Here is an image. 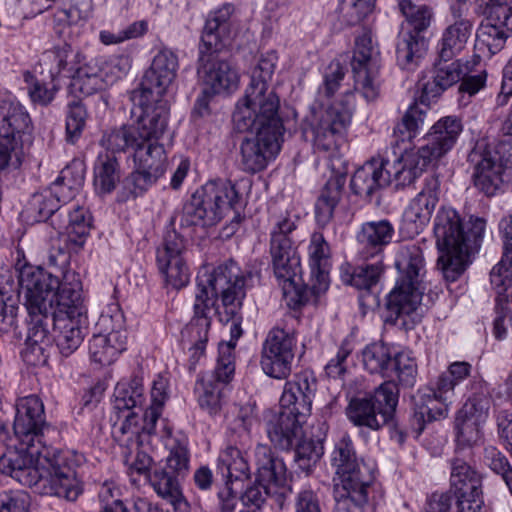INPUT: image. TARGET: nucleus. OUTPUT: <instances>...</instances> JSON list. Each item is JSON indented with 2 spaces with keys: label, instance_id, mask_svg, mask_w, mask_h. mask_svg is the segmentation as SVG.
Returning <instances> with one entry per match:
<instances>
[{
  "label": "nucleus",
  "instance_id": "f257e3e1",
  "mask_svg": "<svg viewBox=\"0 0 512 512\" xmlns=\"http://www.w3.org/2000/svg\"><path fill=\"white\" fill-rule=\"evenodd\" d=\"M48 264L56 271L31 264L12 267L0 263V335L10 332L16 324L21 292L28 314L25 358L33 365L47 361L44 352L51 328L64 357L72 355L88 333L82 284L78 275L69 270V252L52 249Z\"/></svg>",
  "mask_w": 512,
  "mask_h": 512
},
{
  "label": "nucleus",
  "instance_id": "f03ea898",
  "mask_svg": "<svg viewBox=\"0 0 512 512\" xmlns=\"http://www.w3.org/2000/svg\"><path fill=\"white\" fill-rule=\"evenodd\" d=\"M277 61L275 51L261 55L232 115L237 132L255 134L245 137L240 144V166L249 174L265 170L276 159L283 142L285 127L279 114L280 99L269 86Z\"/></svg>",
  "mask_w": 512,
  "mask_h": 512
},
{
  "label": "nucleus",
  "instance_id": "7ed1b4c3",
  "mask_svg": "<svg viewBox=\"0 0 512 512\" xmlns=\"http://www.w3.org/2000/svg\"><path fill=\"white\" fill-rule=\"evenodd\" d=\"M0 456V472L41 495L75 501L83 492L77 468L84 456L71 450H52L14 441Z\"/></svg>",
  "mask_w": 512,
  "mask_h": 512
},
{
  "label": "nucleus",
  "instance_id": "20e7f679",
  "mask_svg": "<svg viewBox=\"0 0 512 512\" xmlns=\"http://www.w3.org/2000/svg\"><path fill=\"white\" fill-rule=\"evenodd\" d=\"M250 272L243 271L234 260H227L210 273L197 276V291L193 306L194 315L182 331L193 344L191 360L195 363L204 354L211 326V311L215 299L220 298L225 313L235 314L242 309L246 297L247 279Z\"/></svg>",
  "mask_w": 512,
  "mask_h": 512
},
{
  "label": "nucleus",
  "instance_id": "39448f33",
  "mask_svg": "<svg viewBox=\"0 0 512 512\" xmlns=\"http://www.w3.org/2000/svg\"><path fill=\"white\" fill-rule=\"evenodd\" d=\"M297 222L298 217L288 211L269 216V254L273 273L282 286L286 305L293 310L314 303L310 282L306 284L302 279L300 256L293 239Z\"/></svg>",
  "mask_w": 512,
  "mask_h": 512
},
{
  "label": "nucleus",
  "instance_id": "423d86ee",
  "mask_svg": "<svg viewBox=\"0 0 512 512\" xmlns=\"http://www.w3.org/2000/svg\"><path fill=\"white\" fill-rule=\"evenodd\" d=\"M233 12L234 6L229 3L211 12L198 45L197 74L212 93H230L238 87V72L225 57Z\"/></svg>",
  "mask_w": 512,
  "mask_h": 512
},
{
  "label": "nucleus",
  "instance_id": "0eeeda50",
  "mask_svg": "<svg viewBox=\"0 0 512 512\" xmlns=\"http://www.w3.org/2000/svg\"><path fill=\"white\" fill-rule=\"evenodd\" d=\"M243 207V196L234 182L223 178L209 180L196 189L184 203L180 213V226L212 227L232 212V220L224 228L229 236L238 229Z\"/></svg>",
  "mask_w": 512,
  "mask_h": 512
},
{
  "label": "nucleus",
  "instance_id": "6e6552de",
  "mask_svg": "<svg viewBox=\"0 0 512 512\" xmlns=\"http://www.w3.org/2000/svg\"><path fill=\"white\" fill-rule=\"evenodd\" d=\"M331 465L337 475L333 486V512H364L368 491L375 479L374 466L358 457L354 442L348 434L336 441Z\"/></svg>",
  "mask_w": 512,
  "mask_h": 512
},
{
  "label": "nucleus",
  "instance_id": "1a4fd4ad",
  "mask_svg": "<svg viewBox=\"0 0 512 512\" xmlns=\"http://www.w3.org/2000/svg\"><path fill=\"white\" fill-rule=\"evenodd\" d=\"M481 475L465 460H451L450 489L433 494L424 512H483Z\"/></svg>",
  "mask_w": 512,
  "mask_h": 512
},
{
  "label": "nucleus",
  "instance_id": "9d476101",
  "mask_svg": "<svg viewBox=\"0 0 512 512\" xmlns=\"http://www.w3.org/2000/svg\"><path fill=\"white\" fill-rule=\"evenodd\" d=\"M399 9L406 19L396 39V64L401 70L415 71L427 51L425 32L431 26L434 13L427 5H416L410 0H401Z\"/></svg>",
  "mask_w": 512,
  "mask_h": 512
},
{
  "label": "nucleus",
  "instance_id": "9b49d317",
  "mask_svg": "<svg viewBox=\"0 0 512 512\" xmlns=\"http://www.w3.org/2000/svg\"><path fill=\"white\" fill-rule=\"evenodd\" d=\"M399 402V390L393 381H384L373 393L355 396L345 409L347 419L359 428L360 436L365 430L379 431L395 418Z\"/></svg>",
  "mask_w": 512,
  "mask_h": 512
},
{
  "label": "nucleus",
  "instance_id": "f8f14e48",
  "mask_svg": "<svg viewBox=\"0 0 512 512\" xmlns=\"http://www.w3.org/2000/svg\"><path fill=\"white\" fill-rule=\"evenodd\" d=\"M353 94L345 93V100L334 101L327 107L323 104L313 108L307 119L304 133H311L315 151L333 154L345 140L347 128L351 122L353 106L350 102Z\"/></svg>",
  "mask_w": 512,
  "mask_h": 512
},
{
  "label": "nucleus",
  "instance_id": "ddd939ff",
  "mask_svg": "<svg viewBox=\"0 0 512 512\" xmlns=\"http://www.w3.org/2000/svg\"><path fill=\"white\" fill-rule=\"evenodd\" d=\"M512 160V143L499 141L490 149L485 140L477 141L468 154V162L473 166L474 186L491 197L503 191L509 181L508 169Z\"/></svg>",
  "mask_w": 512,
  "mask_h": 512
},
{
  "label": "nucleus",
  "instance_id": "4468645a",
  "mask_svg": "<svg viewBox=\"0 0 512 512\" xmlns=\"http://www.w3.org/2000/svg\"><path fill=\"white\" fill-rule=\"evenodd\" d=\"M364 369L393 381L400 390L413 388L417 381V362L408 351H398L383 342L367 345L362 351Z\"/></svg>",
  "mask_w": 512,
  "mask_h": 512
},
{
  "label": "nucleus",
  "instance_id": "2eb2a0df",
  "mask_svg": "<svg viewBox=\"0 0 512 512\" xmlns=\"http://www.w3.org/2000/svg\"><path fill=\"white\" fill-rule=\"evenodd\" d=\"M133 170L123 181L119 201L144 195L165 174L167 154L163 144L144 140L132 153Z\"/></svg>",
  "mask_w": 512,
  "mask_h": 512
},
{
  "label": "nucleus",
  "instance_id": "dca6fc26",
  "mask_svg": "<svg viewBox=\"0 0 512 512\" xmlns=\"http://www.w3.org/2000/svg\"><path fill=\"white\" fill-rule=\"evenodd\" d=\"M485 229L484 218L471 216L464 224L459 213L449 206H441L434 218L433 232L437 249L480 248Z\"/></svg>",
  "mask_w": 512,
  "mask_h": 512
},
{
  "label": "nucleus",
  "instance_id": "f3484780",
  "mask_svg": "<svg viewBox=\"0 0 512 512\" xmlns=\"http://www.w3.org/2000/svg\"><path fill=\"white\" fill-rule=\"evenodd\" d=\"M15 410L14 438L10 440L21 442L22 445L51 449L49 436L56 433V430L46 420L42 399L35 394L20 397L16 401Z\"/></svg>",
  "mask_w": 512,
  "mask_h": 512
},
{
  "label": "nucleus",
  "instance_id": "a211bd4d",
  "mask_svg": "<svg viewBox=\"0 0 512 512\" xmlns=\"http://www.w3.org/2000/svg\"><path fill=\"white\" fill-rule=\"evenodd\" d=\"M244 448L229 442L219 452L216 472L221 476L224 484L217 491V505L214 512H236L239 506V496L234 490V484L251 478L250 465L241 451Z\"/></svg>",
  "mask_w": 512,
  "mask_h": 512
},
{
  "label": "nucleus",
  "instance_id": "6ab92c4d",
  "mask_svg": "<svg viewBox=\"0 0 512 512\" xmlns=\"http://www.w3.org/2000/svg\"><path fill=\"white\" fill-rule=\"evenodd\" d=\"M167 446L169 455L155 464L147 475L149 485L163 500L182 491L181 480L188 473L190 461L187 442L183 437L171 439Z\"/></svg>",
  "mask_w": 512,
  "mask_h": 512
},
{
  "label": "nucleus",
  "instance_id": "aec40b11",
  "mask_svg": "<svg viewBox=\"0 0 512 512\" xmlns=\"http://www.w3.org/2000/svg\"><path fill=\"white\" fill-rule=\"evenodd\" d=\"M296 350V331L293 328L274 326L262 343L260 365L263 372L271 378L286 379L291 374Z\"/></svg>",
  "mask_w": 512,
  "mask_h": 512
},
{
  "label": "nucleus",
  "instance_id": "412c9836",
  "mask_svg": "<svg viewBox=\"0 0 512 512\" xmlns=\"http://www.w3.org/2000/svg\"><path fill=\"white\" fill-rule=\"evenodd\" d=\"M476 5L485 16V22L477 29V40L494 55L512 36V0H476Z\"/></svg>",
  "mask_w": 512,
  "mask_h": 512
},
{
  "label": "nucleus",
  "instance_id": "4be33fe9",
  "mask_svg": "<svg viewBox=\"0 0 512 512\" xmlns=\"http://www.w3.org/2000/svg\"><path fill=\"white\" fill-rule=\"evenodd\" d=\"M380 51L371 31H365L355 40L351 68L354 88L367 101H373L379 94Z\"/></svg>",
  "mask_w": 512,
  "mask_h": 512
},
{
  "label": "nucleus",
  "instance_id": "5701e85b",
  "mask_svg": "<svg viewBox=\"0 0 512 512\" xmlns=\"http://www.w3.org/2000/svg\"><path fill=\"white\" fill-rule=\"evenodd\" d=\"M104 331L89 340V355L93 363L111 365L127 349V331L123 328V315L102 314L97 324Z\"/></svg>",
  "mask_w": 512,
  "mask_h": 512
},
{
  "label": "nucleus",
  "instance_id": "b1692460",
  "mask_svg": "<svg viewBox=\"0 0 512 512\" xmlns=\"http://www.w3.org/2000/svg\"><path fill=\"white\" fill-rule=\"evenodd\" d=\"M453 397L445 390H440L434 381L419 388L411 397L410 429L420 436L426 425L448 416Z\"/></svg>",
  "mask_w": 512,
  "mask_h": 512
},
{
  "label": "nucleus",
  "instance_id": "393cba45",
  "mask_svg": "<svg viewBox=\"0 0 512 512\" xmlns=\"http://www.w3.org/2000/svg\"><path fill=\"white\" fill-rule=\"evenodd\" d=\"M185 240L174 229L167 231L162 245L156 251V263L167 285L179 290L190 280V271L186 264Z\"/></svg>",
  "mask_w": 512,
  "mask_h": 512
},
{
  "label": "nucleus",
  "instance_id": "a878e982",
  "mask_svg": "<svg viewBox=\"0 0 512 512\" xmlns=\"http://www.w3.org/2000/svg\"><path fill=\"white\" fill-rule=\"evenodd\" d=\"M463 132V123L457 116H444L436 121L421 139L417 147L420 150L421 163L438 165L456 145Z\"/></svg>",
  "mask_w": 512,
  "mask_h": 512
},
{
  "label": "nucleus",
  "instance_id": "bb28decb",
  "mask_svg": "<svg viewBox=\"0 0 512 512\" xmlns=\"http://www.w3.org/2000/svg\"><path fill=\"white\" fill-rule=\"evenodd\" d=\"M441 181L432 174L424 179L420 192L409 202L402 215L401 230L409 238L419 235L431 220L439 202Z\"/></svg>",
  "mask_w": 512,
  "mask_h": 512
},
{
  "label": "nucleus",
  "instance_id": "cd10ccee",
  "mask_svg": "<svg viewBox=\"0 0 512 512\" xmlns=\"http://www.w3.org/2000/svg\"><path fill=\"white\" fill-rule=\"evenodd\" d=\"M422 293L419 288L396 282L386 296L385 322L408 331L421 321L419 305Z\"/></svg>",
  "mask_w": 512,
  "mask_h": 512
},
{
  "label": "nucleus",
  "instance_id": "c85d7f7f",
  "mask_svg": "<svg viewBox=\"0 0 512 512\" xmlns=\"http://www.w3.org/2000/svg\"><path fill=\"white\" fill-rule=\"evenodd\" d=\"M140 115L134 125L141 143L144 140L158 141L168 127L170 106L165 96L138 90L136 92Z\"/></svg>",
  "mask_w": 512,
  "mask_h": 512
},
{
  "label": "nucleus",
  "instance_id": "c756f323",
  "mask_svg": "<svg viewBox=\"0 0 512 512\" xmlns=\"http://www.w3.org/2000/svg\"><path fill=\"white\" fill-rule=\"evenodd\" d=\"M394 159L381 157L384 177L389 176V185L395 189H401L411 185L414 181L430 167H436L433 163H421L419 158L420 150L410 149L409 145L402 147L393 146Z\"/></svg>",
  "mask_w": 512,
  "mask_h": 512
},
{
  "label": "nucleus",
  "instance_id": "7c9ffc66",
  "mask_svg": "<svg viewBox=\"0 0 512 512\" xmlns=\"http://www.w3.org/2000/svg\"><path fill=\"white\" fill-rule=\"evenodd\" d=\"M316 390L317 379L314 373L310 370L300 371L285 383L280 397V408L300 418H307L311 414Z\"/></svg>",
  "mask_w": 512,
  "mask_h": 512
},
{
  "label": "nucleus",
  "instance_id": "2f4dec72",
  "mask_svg": "<svg viewBox=\"0 0 512 512\" xmlns=\"http://www.w3.org/2000/svg\"><path fill=\"white\" fill-rule=\"evenodd\" d=\"M394 236V226L388 219L363 222L355 234L358 255L365 260H382L383 252Z\"/></svg>",
  "mask_w": 512,
  "mask_h": 512
},
{
  "label": "nucleus",
  "instance_id": "473e14b6",
  "mask_svg": "<svg viewBox=\"0 0 512 512\" xmlns=\"http://www.w3.org/2000/svg\"><path fill=\"white\" fill-rule=\"evenodd\" d=\"M179 67L178 56L170 49H161L153 58L140 82L138 90L165 96L176 77Z\"/></svg>",
  "mask_w": 512,
  "mask_h": 512
},
{
  "label": "nucleus",
  "instance_id": "72a5a7b5",
  "mask_svg": "<svg viewBox=\"0 0 512 512\" xmlns=\"http://www.w3.org/2000/svg\"><path fill=\"white\" fill-rule=\"evenodd\" d=\"M310 265V292L314 294V304L329 288V266L331 250L320 232H314L308 246Z\"/></svg>",
  "mask_w": 512,
  "mask_h": 512
},
{
  "label": "nucleus",
  "instance_id": "f704fd0d",
  "mask_svg": "<svg viewBox=\"0 0 512 512\" xmlns=\"http://www.w3.org/2000/svg\"><path fill=\"white\" fill-rule=\"evenodd\" d=\"M462 60H441L438 56L433 69L432 79L421 84L419 101L426 107L430 101L439 97L445 90L458 83L465 73Z\"/></svg>",
  "mask_w": 512,
  "mask_h": 512
},
{
  "label": "nucleus",
  "instance_id": "c9c22d12",
  "mask_svg": "<svg viewBox=\"0 0 512 512\" xmlns=\"http://www.w3.org/2000/svg\"><path fill=\"white\" fill-rule=\"evenodd\" d=\"M32 130L31 118L14 97L0 93V137L18 142Z\"/></svg>",
  "mask_w": 512,
  "mask_h": 512
},
{
  "label": "nucleus",
  "instance_id": "e433bc0d",
  "mask_svg": "<svg viewBox=\"0 0 512 512\" xmlns=\"http://www.w3.org/2000/svg\"><path fill=\"white\" fill-rule=\"evenodd\" d=\"M305 420L306 418H300L280 408V411L267 423V435L276 447L281 450H290L302 437V424Z\"/></svg>",
  "mask_w": 512,
  "mask_h": 512
},
{
  "label": "nucleus",
  "instance_id": "4c0bfd02",
  "mask_svg": "<svg viewBox=\"0 0 512 512\" xmlns=\"http://www.w3.org/2000/svg\"><path fill=\"white\" fill-rule=\"evenodd\" d=\"M253 453L257 480L272 485L274 489L284 487L288 470L283 458L267 444L258 443Z\"/></svg>",
  "mask_w": 512,
  "mask_h": 512
},
{
  "label": "nucleus",
  "instance_id": "58836bf2",
  "mask_svg": "<svg viewBox=\"0 0 512 512\" xmlns=\"http://www.w3.org/2000/svg\"><path fill=\"white\" fill-rule=\"evenodd\" d=\"M386 186H389V176L384 177L381 157L366 162L354 172L350 181L352 193L369 202L379 189Z\"/></svg>",
  "mask_w": 512,
  "mask_h": 512
},
{
  "label": "nucleus",
  "instance_id": "ea45409f",
  "mask_svg": "<svg viewBox=\"0 0 512 512\" xmlns=\"http://www.w3.org/2000/svg\"><path fill=\"white\" fill-rule=\"evenodd\" d=\"M81 54L64 44L44 51L39 59L40 74L55 81L59 76L70 77L74 64H80Z\"/></svg>",
  "mask_w": 512,
  "mask_h": 512
},
{
  "label": "nucleus",
  "instance_id": "a19ab883",
  "mask_svg": "<svg viewBox=\"0 0 512 512\" xmlns=\"http://www.w3.org/2000/svg\"><path fill=\"white\" fill-rule=\"evenodd\" d=\"M116 420L114 422V437L127 449H133L134 445L142 446L144 437L155 434L156 426L148 431L145 429L147 421L145 419V411L139 410H128L125 413H121V418H118V414H115Z\"/></svg>",
  "mask_w": 512,
  "mask_h": 512
},
{
  "label": "nucleus",
  "instance_id": "79ce46f5",
  "mask_svg": "<svg viewBox=\"0 0 512 512\" xmlns=\"http://www.w3.org/2000/svg\"><path fill=\"white\" fill-rule=\"evenodd\" d=\"M63 208L55 195L46 188L31 196L26 213L33 222H48L53 229L60 232L65 226Z\"/></svg>",
  "mask_w": 512,
  "mask_h": 512
},
{
  "label": "nucleus",
  "instance_id": "37998d69",
  "mask_svg": "<svg viewBox=\"0 0 512 512\" xmlns=\"http://www.w3.org/2000/svg\"><path fill=\"white\" fill-rule=\"evenodd\" d=\"M395 266L399 276L396 282L420 289L425 274V261L422 249L417 245H407L397 254Z\"/></svg>",
  "mask_w": 512,
  "mask_h": 512
},
{
  "label": "nucleus",
  "instance_id": "c03bdc74",
  "mask_svg": "<svg viewBox=\"0 0 512 512\" xmlns=\"http://www.w3.org/2000/svg\"><path fill=\"white\" fill-rule=\"evenodd\" d=\"M502 282L497 285L490 280L491 285L497 292L496 298V317L493 321L494 336L501 340L506 336V327L504 322L509 320L512 327V270L499 271Z\"/></svg>",
  "mask_w": 512,
  "mask_h": 512
},
{
  "label": "nucleus",
  "instance_id": "a18cd8bd",
  "mask_svg": "<svg viewBox=\"0 0 512 512\" xmlns=\"http://www.w3.org/2000/svg\"><path fill=\"white\" fill-rule=\"evenodd\" d=\"M74 64V71L71 78V89L74 93L82 96H90L105 88L104 72L101 61L91 59L90 61L78 66Z\"/></svg>",
  "mask_w": 512,
  "mask_h": 512
},
{
  "label": "nucleus",
  "instance_id": "49530a36",
  "mask_svg": "<svg viewBox=\"0 0 512 512\" xmlns=\"http://www.w3.org/2000/svg\"><path fill=\"white\" fill-rule=\"evenodd\" d=\"M145 402L143 380L139 376L121 379L113 393V410L121 418V413L128 410L143 411Z\"/></svg>",
  "mask_w": 512,
  "mask_h": 512
},
{
  "label": "nucleus",
  "instance_id": "de8ad7c7",
  "mask_svg": "<svg viewBox=\"0 0 512 512\" xmlns=\"http://www.w3.org/2000/svg\"><path fill=\"white\" fill-rule=\"evenodd\" d=\"M226 389L227 385L216 381L210 373H201L195 382L194 392L201 409L216 415L225 403Z\"/></svg>",
  "mask_w": 512,
  "mask_h": 512
},
{
  "label": "nucleus",
  "instance_id": "09e8293b",
  "mask_svg": "<svg viewBox=\"0 0 512 512\" xmlns=\"http://www.w3.org/2000/svg\"><path fill=\"white\" fill-rule=\"evenodd\" d=\"M345 182V175H333L322 188L315 203V217L320 226L325 227L332 220L335 208L341 199Z\"/></svg>",
  "mask_w": 512,
  "mask_h": 512
},
{
  "label": "nucleus",
  "instance_id": "8fccbe9b",
  "mask_svg": "<svg viewBox=\"0 0 512 512\" xmlns=\"http://www.w3.org/2000/svg\"><path fill=\"white\" fill-rule=\"evenodd\" d=\"M473 24L469 19L456 20L442 34L437 46V54L441 60H452L460 53L472 33Z\"/></svg>",
  "mask_w": 512,
  "mask_h": 512
},
{
  "label": "nucleus",
  "instance_id": "3c124183",
  "mask_svg": "<svg viewBox=\"0 0 512 512\" xmlns=\"http://www.w3.org/2000/svg\"><path fill=\"white\" fill-rule=\"evenodd\" d=\"M384 264L381 259L373 263H366L356 267L350 264L341 266V280L346 285H351L358 290H371L378 284L384 273Z\"/></svg>",
  "mask_w": 512,
  "mask_h": 512
},
{
  "label": "nucleus",
  "instance_id": "603ef678",
  "mask_svg": "<svg viewBox=\"0 0 512 512\" xmlns=\"http://www.w3.org/2000/svg\"><path fill=\"white\" fill-rule=\"evenodd\" d=\"M65 226L62 230L67 233L68 241L77 248H82L93 227V218L90 211L80 205L72 208H63Z\"/></svg>",
  "mask_w": 512,
  "mask_h": 512
},
{
  "label": "nucleus",
  "instance_id": "864d4df0",
  "mask_svg": "<svg viewBox=\"0 0 512 512\" xmlns=\"http://www.w3.org/2000/svg\"><path fill=\"white\" fill-rule=\"evenodd\" d=\"M427 109H423L417 102L412 103L404 113L401 121L393 129L392 146H410V142L419 134L424 125Z\"/></svg>",
  "mask_w": 512,
  "mask_h": 512
},
{
  "label": "nucleus",
  "instance_id": "5fc2aeb1",
  "mask_svg": "<svg viewBox=\"0 0 512 512\" xmlns=\"http://www.w3.org/2000/svg\"><path fill=\"white\" fill-rule=\"evenodd\" d=\"M480 248L460 247L455 249H438L440 256L437 265L447 282H455L469 265V257Z\"/></svg>",
  "mask_w": 512,
  "mask_h": 512
},
{
  "label": "nucleus",
  "instance_id": "6e6d98bb",
  "mask_svg": "<svg viewBox=\"0 0 512 512\" xmlns=\"http://www.w3.org/2000/svg\"><path fill=\"white\" fill-rule=\"evenodd\" d=\"M120 181V165L108 152L100 154L94 164L93 184L100 195L110 194Z\"/></svg>",
  "mask_w": 512,
  "mask_h": 512
},
{
  "label": "nucleus",
  "instance_id": "4d7b16f0",
  "mask_svg": "<svg viewBox=\"0 0 512 512\" xmlns=\"http://www.w3.org/2000/svg\"><path fill=\"white\" fill-rule=\"evenodd\" d=\"M138 143H141L138 130L128 124L106 131L101 139L102 146L112 153L133 152Z\"/></svg>",
  "mask_w": 512,
  "mask_h": 512
},
{
  "label": "nucleus",
  "instance_id": "13d9d810",
  "mask_svg": "<svg viewBox=\"0 0 512 512\" xmlns=\"http://www.w3.org/2000/svg\"><path fill=\"white\" fill-rule=\"evenodd\" d=\"M255 421L254 408L251 405L242 406L227 429L228 441L246 447L250 443V431Z\"/></svg>",
  "mask_w": 512,
  "mask_h": 512
},
{
  "label": "nucleus",
  "instance_id": "bf43d9fd",
  "mask_svg": "<svg viewBox=\"0 0 512 512\" xmlns=\"http://www.w3.org/2000/svg\"><path fill=\"white\" fill-rule=\"evenodd\" d=\"M499 231L503 242L502 257L490 272V280L497 285L502 282L499 271L506 269L512 271V215L501 219Z\"/></svg>",
  "mask_w": 512,
  "mask_h": 512
},
{
  "label": "nucleus",
  "instance_id": "052dcab7",
  "mask_svg": "<svg viewBox=\"0 0 512 512\" xmlns=\"http://www.w3.org/2000/svg\"><path fill=\"white\" fill-rule=\"evenodd\" d=\"M482 424L457 413L454 423L457 451L472 448L481 440Z\"/></svg>",
  "mask_w": 512,
  "mask_h": 512
},
{
  "label": "nucleus",
  "instance_id": "680f3d73",
  "mask_svg": "<svg viewBox=\"0 0 512 512\" xmlns=\"http://www.w3.org/2000/svg\"><path fill=\"white\" fill-rule=\"evenodd\" d=\"M87 110L80 101H73L68 104L65 121L66 141L76 144L82 136L86 126Z\"/></svg>",
  "mask_w": 512,
  "mask_h": 512
},
{
  "label": "nucleus",
  "instance_id": "e2e57ef3",
  "mask_svg": "<svg viewBox=\"0 0 512 512\" xmlns=\"http://www.w3.org/2000/svg\"><path fill=\"white\" fill-rule=\"evenodd\" d=\"M167 387V381L162 377H158L153 381L151 403L145 409V419L147 421L145 429L148 431H151L156 426L157 421L162 415L164 404L168 399Z\"/></svg>",
  "mask_w": 512,
  "mask_h": 512
},
{
  "label": "nucleus",
  "instance_id": "0e129e2a",
  "mask_svg": "<svg viewBox=\"0 0 512 512\" xmlns=\"http://www.w3.org/2000/svg\"><path fill=\"white\" fill-rule=\"evenodd\" d=\"M484 462L503 480L512 495V465L506 455L496 447L488 446L484 449Z\"/></svg>",
  "mask_w": 512,
  "mask_h": 512
},
{
  "label": "nucleus",
  "instance_id": "69168bd1",
  "mask_svg": "<svg viewBox=\"0 0 512 512\" xmlns=\"http://www.w3.org/2000/svg\"><path fill=\"white\" fill-rule=\"evenodd\" d=\"M206 373L213 375L216 381L229 385L235 374V351L232 345H218L215 368Z\"/></svg>",
  "mask_w": 512,
  "mask_h": 512
},
{
  "label": "nucleus",
  "instance_id": "338daca9",
  "mask_svg": "<svg viewBox=\"0 0 512 512\" xmlns=\"http://www.w3.org/2000/svg\"><path fill=\"white\" fill-rule=\"evenodd\" d=\"M471 368L468 362H454L449 365L446 371L442 372L437 377L435 382L438 384L440 390H445L454 398L455 387L470 375Z\"/></svg>",
  "mask_w": 512,
  "mask_h": 512
},
{
  "label": "nucleus",
  "instance_id": "774afa93",
  "mask_svg": "<svg viewBox=\"0 0 512 512\" xmlns=\"http://www.w3.org/2000/svg\"><path fill=\"white\" fill-rule=\"evenodd\" d=\"M490 406L491 398L485 393H478L470 396L457 413L483 425L488 419Z\"/></svg>",
  "mask_w": 512,
  "mask_h": 512
}]
</instances>
